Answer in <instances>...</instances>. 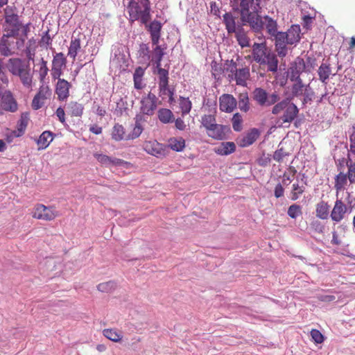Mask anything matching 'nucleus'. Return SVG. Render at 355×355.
<instances>
[{
  "mask_svg": "<svg viewBox=\"0 0 355 355\" xmlns=\"http://www.w3.org/2000/svg\"><path fill=\"white\" fill-rule=\"evenodd\" d=\"M30 24L24 25V30H11L8 28H3V33L0 38V53L1 55L8 57L18 52L24 47L28 33L30 31Z\"/></svg>",
  "mask_w": 355,
  "mask_h": 355,
  "instance_id": "1",
  "label": "nucleus"
},
{
  "mask_svg": "<svg viewBox=\"0 0 355 355\" xmlns=\"http://www.w3.org/2000/svg\"><path fill=\"white\" fill-rule=\"evenodd\" d=\"M266 0H240L239 10L243 25L248 24L254 31H260L264 23L259 15Z\"/></svg>",
  "mask_w": 355,
  "mask_h": 355,
  "instance_id": "2",
  "label": "nucleus"
},
{
  "mask_svg": "<svg viewBox=\"0 0 355 355\" xmlns=\"http://www.w3.org/2000/svg\"><path fill=\"white\" fill-rule=\"evenodd\" d=\"M252 58L260 65H267L268 71L276 72L278 68V60L272 50L266 43H254L252 45Z\"/></svg>",
  "mask_w": 355,
  "mask_h": 355,
  "instance_id": "3",
  "label": "nucleus"
},
{
  "mask_svg": "<svg viewBox=\"0 0 355 355\" xmlns=\"http://www.w3.org/2000/svg\"><path fill=\"white\" fill-rule=\"evenodd\" d=\"M127 10L131 23L139 21L141 24H146L151 19L150 2L149 0H143L140 2L130 0L127 6Z\"/></svg>",
  "mask_w": 355,
  "mask_h": 355,
  "instance_id": "4",
  "label": "nucleus"
},
{
  "mask_svg": "<svg viewBox=\"0 0 355 355\" xmlns=\"http://www.w3.org/2000/svg\"><path fill=\"white\" fill-rule=\"evenodd\" d=\"M5 25L3 28L11 30L23 31L25 24L20 21L18 10L15 6H8L4 9Z\"/></svg>",
  "mask_w": 355,
  "mask_h": 355,
  "instance_id": "5",
  "label": "nucleus"
},
{
  "mask_svg": "<svg viewBox=\"0 0 355 355\" xmlns=\"http://www.w3.org/2000/svg\"><path fill=\"white\" fill-rule=\"evenodd\" d=\"M252 98L260 106H270L280 100V96L277 92L268 94L263 88L257 87L252 92Z\"/></svg>",
  "mask_w": 355,
  "mask_h": 355,
  "instance_id": "6",
  "label": "nucleus"
},
{
  "mask_svg": "<svg viewBox=\"0 0 355 355\" xmlns=\"http://www.w3.org/2000/svg\"><path fill=\"white\" fill-rule=\"evenodd\" d=\"M58 216V211L54 206H46L40 203L35 205L32 212L33 218L45 221L53 220Z\"/></svg>",
  "mask_w": 355,
  "mask_h": 355,
  "instance_id": "7",
  "label": "nucleus"
},
{
  "mask_svg": "<svg viewBox=\"0 0 355 355\" xmlns=\"http://www.w3.org/2000/svg\"><path fill=\"white\" fill-rule=\"evenodd\" d=\"M52 96V90L48 84H42L38 92L34 96L32 101V107L34 110H39L42 107L46 101L50 100Z\"/></svg>",
  "mask_w": 355,
  "mask_h": 355,
  "instance_id": "8",
  "label": "nucleus"
},
{
  "mask_svg": "<svg viewBox=\"0 0 355 355\" xmlns=\"http://www.w3.org/2000/svg\"><path fill=\"white\" fill-rule=\"evenodd\" d=\"M350 211L351 208L342 199L337 198L330 212V218L333 222L338 223L341 222Z\"/></svg>",
  "mask_w": 355,
  "mask_h": 355,
  "instance_id": "9",
  "label": "nucleus"
},
{
  "mask_svg": "<svg viewBox=\"0 0 355 355\" xmlns=\"http://www.w3.org/2000/svg\"><path fill=\"white\" fill-rule=\"evenodd\" d=\"M157 101L156 96L149 92L146 96H144L141 100V112L148 116L153 115L157 109Z\"/></svg>",
  "mask_w": 355,
  "mask_h": 355,
  "instance_id": "10",
  "label": "nucleus"
},
{
  "mask_svg": "<svg viewBox=\"0 0 355 355\" xmlns=\"http://www.w3.org/2000/svg\"><path fill=\"white\" fill-rule=\"evenodd\" d=\"M308 67L302 58H297L289 69L288 76L290 80L291 81L302 80L300 74Z\"/></svg>",
  "mask_w": 355,
  "mask_h": 355,
  "instance_id": "11",
  "label": "nucleus"
},
{
  "mask_svg": "<svg viewBox=\"0 0 355 355\" xmlns=\"http://www.w3.org/2000/svg\"><path fill=\"white\" fill-rule=\"evenodd\" d=\"M144 150L149 155L157 157L165 155L164 146L156 140L146 141L143 144Z\"/></svg>",
  "mask_w": 355,
  "mask_h": 355,
  "instance_id": "12",
  "label": "nucleus"
},
{
  "mask_svg": "<svg viewBox=\"0 0 355 355\" xmlns=\"http://www.w3.org/2000/svg\"><path fill=\"white\" fill-rule=\"evenodd\" d=\"M149 32L153 44L159 43L161 37L162 24L157 20H153L150 23L143 24Z\"/></svg>",
  "mask_w": 355,
  "mask_h": 355,
  "instance_id": "13",
  "label": "nucleus"
},
{
  "mask_svg": "<svg viewBox=\"0 0 355 355\" xmlns=\"http://www.w3.org/2000/svg\"><path fill=\"white\" fill-rule=\"evenodd\" d=\"M236 99L232 94H224L219 98V108L222 112L231 113L236 107Z\"/></svg>",
  "mask_w": 355,
  "mask_h": 355,
  "instance_id": "14",
  "label": "nucleus"
},
{
  "mask_svg": "<svg viewBox=\"0 0 355 355\" xmlns=\"http://www.w3.org/2000/svg\"><path fill=\"white\" fill-rule=\"evenodd\" d=\"M94 157L102 166L105 167H109L111 166H123L130 164L123 159L109 157L106 155L98 153H94Z\"/></svg>",
  "mask_w": 355,
  "mask_h": 355,
  "instance_id": "15",
  "label": "nucleus"
},
{
  "mask_svg": "<svg viewBox=\"0 0 355 355\" xmlns=\"http://www.w3.org/2000/svg\"><path fill=\"white\" fill-rule=\"evenodd\" d=\"M72 85L65 79H59L55 87V92L58 96V101H66L69 96V90Z\"/></svg>",
  "mask_w": 355,
  "mask_h": 355,
  "instance_id": "16",
  "label": "nucleus"
},
{
  "mask_svg": "<svg viewBox=\"0 0 355 355\" xmlns=\"http://www.w3.org/2000/svg\"><path fill=\"white\" fill-rule=\"evenodd\" d=\"M0 98L3 110L10 112H15L17 110V103L10 91L3 92Z\"/></svg>",
  "mask_w": 355,
  "mask_h": 355,
  "instance_id": "17",
  "label": "nucleus"
},
{
  "mask_svg": "<svg viewBox=\"0 0 355 355\" xmlns=\"http://www.w3.org/2000/svg\"><path fill=\"white\" fill-rule=\"evenodd\" d=\"M223 23L229 34L234 33L238 31L242 26L236 24L237 17L233 15L232 12H226L223 15Z\"/></svg>",
  "mask_w": 355,
  "mask_h": 355,
  "instance_id": "18",
  "label": "nucleus"
},
{
  "mask_svg": "<svg viewBox=\"0 0 355 355\" xmlns=\"http://www.w3.org/2000/svg\"><path fill=\"white\" fill-rule=\"evenodd\" d=\"M26 67L19 58H10L6 64V68L13 75L18 76Z\"/></svg>",
  "mask_w": 355,
  "mask_h": 355,
  "instance_id": "19",
  "label": "nucleus"
},
{
  "mask_svg": "<svg viewBox=\"0 0 355 355\" xmlns=\"http://www.w3.org/2000/svg\"><path fill=\"white\" fill-rule=\"evenodd\" d=\"M299 109L295 104L291 103L284 110L280 119L284 123H291L297 117Z\"/></svg>",
  "mask_w": 355,
  "mask_h": 355,
  "instance_id": "20",
  "label": "nucleus"
},
{
  "mask_svg": "<svg viewBox=\"0 0 355 355\" xmlns=\"http://www.w3.org/2000/svg\"><path fill=\"white\" fill-rule=\"evenodd\" d=\"M260 132L257 128L250 129L245 135L241 139L240 146L247 147L252 145L259 137Z\"/></svg>",
  "mask_w": 355,
  "mask_h": 355,
  "instance_id": "21",
  "label": "nucleus"
},
{
  "mask_svg": "<svg viewBox=\"0 0 355 355\" xmlns=\"http://www.w3.org/2000/svg\"><path fill=\"white\" fill-rule=\"evenodd\" d=\"M29 118L27 114H22L17 125V130L12 131L10 137H19L23 135L27 128Z\"/></svg>",
  "mask_w": 355,
  "mask_h": 355,
  "instance_id": "22",
  "label": "nucleus"
},
{
  "mask_svg": "<svg viewBox=\"0 0 355 355\" xmlns=\"http://www.w3.org/2000/svg\"><path fill=\"white\" fill-rule=\"evenodd\" d=\"M330 206L327 202L321 200L315 205V215L322 220H326L330 216Z\"/></svg>",
  "mask_w": 355,
  "mask_h": 355,
  "instance_id": "23",
  "label": "nucleus"
},
{
  "mask_svg": "<svg viewBox=\"0 0 355 355\" xmlns=\"http://www.w3.org/2000/svg\"><path fill=\"white\" fill-rule=\"evenodd\" d=\"M250 76L248 67L238 69L233 80H235L236 85L245 87L247 85V80Z\"/></svg>",
  "mask_w": 355,
  "mask_h": 355,
  "instance_id": "24",
  "label": "nucleus"
},
{
  "mask_svg": "<svg viewBox=\"0 0 355 355\" xmlns=\"http://www.w3.org/2000/svg\"><path fill=\"white\" fill-rule=\"evenodd\" d=\"M227 128L223 125L216 123L214 126L207 130V135L213 139L222 140L225 137V130Z\"/></svg>",
  "mask_w": 355,
  "mask_h": 355,
  "instance_id": "25",
  "label": "nucleus"
},
{
  "mask_svg": "<svg viewBox=\"0 0 355 355\" xmlns=\"http://www.w3.org/2000/svg\"><path fill=\"white\" fill-rule=\"evenodd\" d=\"M286 44L287 42H286V38L283 34L279 33L275 35V48L279 56L284 57L286 55Z\"/></svg>",
  "mask_w": 355,
  "mask_h": 355,
  "instance_id": "26",
  "label": "nucleus"
},
{
  "mask_svg": "<svg viewBox=\"0 0 355 355\" xmlns=\"http://www.w3.org/2000/svg\"><path fill=\"white\" fill-rule=\"evenodd\" d=\"M286 38V42L288 44H293L299 42L300 39V28L298 27H292L286 33H281Z\"/></svg>",
  "mask_w": 355,
  "mask_h": 355,
  "instance_id": "27",
  "label": "nucleus"
},
{
  "mask_svg": "<svg viewBox=\"0 0 355 355\" xmlns=\"http://www.w3.org/2000/svg\"><path fill=\"white\" fill-rule=\"evenodd\" d=\"M236 150V145L232 141L222 142L220 146L215 148V152L220 155H227L234 153Z\"/></svg>",
  "mask_w": 355,
  "mask_h": 355,
  "instance_id": "28",
  "label": "nucleus"
},
{
  "mask_svg": "<svg viewBox=\"0 0 355 355\" xmlns=\"http://www.w3.org/2000/svg\"><path fill=\"white\" fill-rule=\"evenodd\" d=\"M153 45L155 46V47L153 51V55L152 60L155 62L156 67L161 66V62L162 60L163 56L165 54L164 51L166 49V46L165 44L159 45V43Z\"/></svg>",
  "mask_w": 355,
  "mask_h": 355,
  "instance_id": "29",
  "label": "nucleus"
},
{
  "mask_svg": "<svg viewBox=\"0 0 355 355\" xmlns=\"http://www.w3.org/2000/svg\"><path fill=\"white\" fill-rule=\"evenodd\" d=\"M53 139V135L51 131H44L37 141L38 149L46 148Z\"/></svg>",
  "mask_w": 355,
  "mask_h": 355,
  "instance_id": "30",
  "label": "nucleus"
},
{
  "mask_svg": "<svg viewBox=\"0 0 355 355\" xmlns=\"http://www.w3.org/2000/svg\"><path fill=\"white\" fill-rule=\"evenodd\" d=\"M81 42L79 38H71L70 44L68 49V56H69L73 61L76 60L78 53L81 49Z\"/></svg>",
  "mask_w": 355,
  "mask_h": 355,
  "instance_id": "31",
  "label": "nucleus"
},
{
  "mask_svg": "<svg viewBox=\"0 0 355 355\" xmlns=\"http://www.w3.org/2000/svg\"><path fill=\"white\" fill-rule=\"evenodd\" d=\"M306 183L300 184L298 181L295 182L291 186V199L293 201L297 200L305 191Z\"/></svg>",
  "mask_w": 355,
  "mask_h": 355,
  "instance_id": "32",
  "label": "nucleus"
},
{
  "mask_svg": "<svg viewBox=\"0 0 355 355\" xmlns=\"http://www.w3.org/2000/svg\"><path fill=\"white\" fill-rule=\"evenodd\" d=\"M237 64L233 60H226L224 64L223 71L227 74V78L230 81L234 80V78L237 71Z\"/></svg>",
  "mask_w": 355,
  "mask_h": 355,
  "instance_id": "33",
  "label": "nucleus"
},
{
  "mask_svg": "<svg viewBox=\"0 0 355 355\" xmlns=\"http://www.w3.org/2000/svg\"><path fill=\"white\" fill-rule=\"evenodd\" d=\"M69 114L71 116L80 117L83 114L84 106L76 101H71L67 106Z\"/></svg>",
  "mask_w": 355,
  "mask_h": 355,
  "instance_id": "34",
  "label": "nucleus"
},
{
  "mask_svg": "<svg viewBox=\"0 0 355 355\" xmlns=\"http://www.w3.org/2000/svg\"><path fill=\"white\" fill-rule=\"evenodd\" d=\"M168 146L173 150L180 152L185 148V140L182 137H172L168 139Z\"/></svg>",
  "mask_w": 355,
  "mask_h": 355,
  "instance_id": "35",
  "label": "nucleus"
},
{
  "mask_svg": "<svg viewBox=\"0 0 355 355\" xmlns=\"http://www.w3.org/2000/svg\"><path fill=\"white\" fill-rule=\"evenodd\" d=\"M103 336L114 343H119L123 338L121 332L116 329H105L103 331Z\"/></svg>",
  "mask_w": 355,
  "mask_h": 355,
  "instance_id": "36",
  "label": "nucleus"
},
{
  "mask_svg": "<svg viewBox=\"0 0 355 355\" xmlns=\"http://www.w3.org/2000/svg\"><path fill=\"white\" fill-rule=\"evenodd\" d=\"M18 76L20 78V80L23 84V85L30 89L32 87L33 85V76L30 73V69L26 66L22 71L18 75Z\"/></svg>",
  "mask_w": 355,
  "mask_h": 355,
  "instance_id": "37",
  "label": "nucleus"
},
{
  "mask_svg": "<svg viewBox=\"0 0 355 355\" xmlns=\"http://www.w3.org/2000/svg\"><path fill=\"white\" fill-rule=\"evenodd\" d=\"M318 73L319 76V80L322 83L327 84V80L331 74L330 65L327 63H322L318 69Z\"/></svg>",
  "mask_w": 355,
  "mask_h": 355,
  "instance_id": "38",
  "label": "nucleus"
},
{
  "mask_svg": "<svg viewBox=\"0 0 355 355\" xmlns=\"http://www.w3.org/2000/svg\"><path fill=\"white\" fill-rule=\"evenodd\" d=\"M144 130V128L139 120H136L131 132L125 136V140H133L138 138Z\"/></svg>",
  "mask_w": 355,
  "mask_h": 355,
  "instance_id": "39",
  "label": "nucleus"
},
{
  "mask_svg": "<svg viewBox=\"0 0 355 355\" xmlns=\"http://www.w3.org/2000/svg\"><path fill=\"white\" fill-rule=\"evenodd\" d=\"M347 175L342 172L336 176L334 188L337 193L345 189V187L347 184Z\"/></svg>",
  "mask_w": 355,
  "mask_h": 355,
  "instance_id": "40",
  "label": "nucleus"
},
{
  "mask_svg": "<svg viewBox=\"0 0 355 355\" xmlns=\"http://www.w3.org/2000/svg\"><path fill=\"white\" fill-rule=\"evenodd\" d=\"M239 44L242 47L250 46V39L246 33L244 31L243 27L239 28L236 32L234 33Z\"/></svg>",
  "mask_w": 355,
  "mask_h": 355,
  "instance_id": "41",
  "label": "nucleus"
},
{
  "mask_svg": "<svg viewBox=\"0 0 355 355\" xmlns=\"http://www.w3.org/2000/svg\"><path fill=\"white\" fill-rule=\"evenodd\" d=\"M159 89L160 96H168L169 103L174 101L173 89L169 88L168 83H159Z\"/></svg>",
  "mask_w": 355,
  "mask_h": 355,
  "instance_id": "42",
  "label": "nucleus"
},
{
  "mask_svg": "<svg viewBox=\"0 0 355 355\" xmlns=\"http://www.w3.org/2000/svg\"><path fill=\"white\" fill-rule=\"evenodd\" d=\"M239 108L241 112H248L250 109V101L247 92L241 93L239 96Z\"/></svg>",
  "mask_w": 355,
  "mask_h": 355,
  "instance_id": "43",
  "label": "nucleus"
},
{
  "mask_svg": "<svg viewBox=\"0 0 355 355\" xmlns=\"http://www.w3.org/2000/svg\"><path fill=\"white\" fill-rule=\"evenodd\" d=\"M125 130L122 125L115 124L112 131V138L116 141L125 139Z\"/></svg>",
  "mask_w": 355,
  "mask_h": 355,
  "instance_id": "44",
  "label": "nucleus"
},
{
  "mask_svg": "<svg viewBox=\"0 0 355 355\" xmlns=\"http://www.w3.org/2000/svg\"><path fill=\"white\" fill-rule=\"evenodd\" d=\"M291 98H286L282 100V101H277L272 109V114L275 115H278L283 111L287 108V107L291 103Z\"/></svg>",
  "mask_w": 355,
  "mask_h": 355,
  "instance_id": "45",
  "label": "nucleus"
},
{
  "mask_svg": "<svg viewBox=\"0 0 355 355\" xmlns=\"http://www.w3.org/2000/svg\"><path fill=\"white\" fill-rule=\"evenodd\" d=\"M263 18L265 19L266 28L267 30V32L270 35L275 36L278 33L276 21L273 20L271 17L267 15L265 16Z\"/></svg>",
  "mask_w": 355,
  "mask_h": 355,
  "instance_id": "46",
  "label": "nucleus"
},
{
  "mask_svg": "<svg viewBox=\"0 0 355 355\" xmlns=\"http://www.w3.org/2000/svg\"><path fill=\"white\" fill-rule=\"evenodd\" d=\"M158 118L159 121L164 123L172 122L174 119L173 112L170 110L166 108L160 109L158 111Z\"/></svg>",
  "mask_w": 355,
  "mask_h": 355,
  "instance_id": "47",
  "label": "nucleus"
},
{
  "mask_svg": "<svg viewBox=\"0 0 355 355\" xmlns=\"http://www.w3.org/2000/svg\"><path fill=\"white\" fill-rule=\"evenodd\" d=\"M179 106L182 116H184L190 112L192 107V103L189 98L180 96L179 99Z\"/></svg>",
  "mask_w": 355,
  "mask_h": 355,
  "instance_id": "48",
  "label": "nucleus"
},
{
  "mask_svg": "<svg viewBox=\"0 0 355 355\" xmlns=\"http://www.w3.org/2000/svg\"><path fill=\"white\" fill-rule=\"evenodd\" d=\"M116 285L114 281L103 282L97 286L98 291L102 293H111L116 289Z\"/></svg>",
  "mask_w": 355,
  "mask_h": 355,
  "instance_id": "49",
  "label": "nucleus"
},
{
  "mask_svg": "<svg viewBox=\"0 0 355 355\" xmlns=\"http://www.w3.org/2000/svg\"><path fill=\"white\" fill-rule=\"evenodd\" d=\"M67 62L66 58L62 53H58L53 56L52 67L62 69Z\"/></svg>",
  "mask_w": 355,
  "mask_h": 355,
  "instance_id": "50",
  "label": "nucleus"
},
{
  "mask_svg": "<svg viewBox=\"0 0 355 355\" xmlns=\"http://www.w3.org/2000/svg\"><path fill=\"white\" fill-rule=\"evenodd\" d=\"M232 128L234 131L240 132L243 128V117L239 112L235 113L232 118Z\"/></svg>",
  "mask_w": 355,
  "mask_h": 355,
  "instance_id": "51",
  "label": "nucleus"
},
{
  "mask_svg": "<svg viewBox=\"0 0 355 355\" xmlns=\"http://www.w3.org/2000/svg\"><path fill=\"white\" fill-rule=\"evenodd\" d=\"M287 214L289 217L295 219L302 214V207L297 204H293L288 207Z\"/></svg>",
  "mask_w": 355,
  "mask_h": 355,
  "instance_id": "52",
  "label": "nucleus"
},
{
  "mask_svg": "<svg viewBox=\"0 0 355 355\" xmlns=\"http://www.w3.org/2000/svg\"><path fill=\"white\" fill-rule=\"evenodd\" d=\"M49 72V68L47 67V62L44 60V58L41 59V62L40 64V69H39V79L40 82H44Z\"/></svg>",
  "mask_w": 355,
  "mask_h": 355,
  "instance_id": "53",
  "label": "nucleus"
},
{
  "mask_svg": "<svg viewBox=\"0 0 355 355\" xmlns=\"http://www.w3.org/2000/svg\"><path fill=\"white\" fill-rule=\"evenodd\" d=\"M289 155V153L286 152L283 148H280L274 152L272 158L274 160L279 163H282L284 161L285 158Z\"/></svg>",
  "mask_w": 355,
  "mask_h": 355,
  "instance_id": "54",
  "label": "nucleus"
},
{
  "mask_svg": "<svg viewBox=\"0 0 355 355\" xmlns=\"http://www.w3.org/2000/svg\"><path fill=\"white\" fill-rule=\"evenodd\" d=\"M296 82V83L293 84L291 92L293 96L297 97L303 95L305 86L303 85L302 80H297Z\"/></svg>",
  "mask_w": 355,
  "mask_h": 355,
  "instance_id": "55",
  "label": "nucleus"
},
{
  "mask_svg": "<svg viewBox=\"0 0 355 355\" xmlns=\"http://www.w3.org/2000/svg\"><path fill=\"white\" fill-rule=\"evenodd\" d=\"M216 123V118L212 114L205 115L202 117V124L207 130L214 126Z\"/></svg>",
  "mask_w": 355,
  "mask_h": 355,
  "instance_id": "56",
  "label": "nucleus"
},
{
  "mask_svg": "<svg viewBox=\"0 0 355 355\" xmlns=\"http://www.w3.org/2000/svg\"><path fill=\"white\" fill-rule=\"evenodd\" d=\"M311 336L316 344H321L324 340L322 334L318 329H313L311 331Z\"/></svg>",
  "mask_w": 355,
  "mask_h": 355,
  "instance_id": "57",
  "label": "nucleus"
},
{
  "mask_svg": "<svg viewBox=\"0 0 355 355\" xmlns=\"http://www.w3.org/2000/svg\"><path fill=\"white\" fill-rule=\"evenodd\" d=\"M347 166L348 168L347 176L350 183H355V163H353L350 160L349 163L348 162H347Z\"/></svg>",
  "mask_w": 355,
  "mask_h": 355,
  "instance_id": "58",
  "label": "nucleus"
},
{
  "mask_svg": "<svg viewBox=\"0 0 355 355\" xmlns=\"http://www.w3.org/2000/svg\"><path fill=\"white\" fill-rule=\"evenodd\" d=\"M349 149L348 150V156L349 154L355 156V126L352 127V132L349 135Z\"/></svg>",
  "mask_w": 355,
  "mask_h": 355,
  "instance_id": "59",
  "label": "nucleus"
},
{
  "mask_svg": "<svg viewBox=\"0 0 355 355\" xmlns=\"http://www.w3.org/2000/svg\"><path fill=\"white\" fill-rule=\"evenodd\" d=\"M157 69V74L159 76V83H168V71L161 67H156Z\"/></svg>",
  "mask_w": 355,
  "mask_h": 355,
  "instance_id": "60",
  "label": "nucleus"
},
{
  "mask_svg": "<svg viewBox=\"0 0 355 355\" xmlns=\"http://www.w3.org/2000/svg\"><path fill=\"white\" fill-rule=\"evenodd\" d=\"M211 73L215 78L219 79L220 78V75L224 73L225 71H223V69L220 64L214 62L211 64Z\"/></svg>",
  "mask_w": 355,
  "mask_h": 355,
  "instance_id": "61",
  "label": "nucleus"
},
{
  "mask_svg": "<svg viewBox=\"0 0 355 355\" xmlns=\"http://www.w3.org/2000/svg\"><path fill=\"white\" fill-rule=\"evenodd\" d=\"M304 99L303 104L306 103L308 101H311L314 96V92L312 89L310 87L309 85L305 86L304 89Z\"/></svg>",
  "mask_w": 355,
  "mask_h": 355,
  "instance_id": "62",
  "label": "nucleus"
},
{
  "mask_svg": "<svg viewBox=\"0 0 355 355\" xmlns=\"http://www.w3.org/2000/svg\"><path fill=\"white\" fill-rule=\"evenodd\" d=\"M271 161L270 155L263 153L262 155L257 159V164L261 166H268Z\"/></svg>",
  "mask_w": 355,
  "mask_h": 355,
  "instance_id": "63",
  "label": "nucleus"
},
{
  "mask_svg": "<svg viewBox=\"0 0 355 355\" xmlns=\"http://www.w3.org/2000/svg\"><path fill=\"white\" fill-rule=\"evenodd\" d=\"M284 194V189L281 183H278L274 190V195L275 198H279L283 197Z\"/></svg>",
  "mask_w": 355,
  "mask_h": 355,
  "instance_id": "64",
  "label": "nucleus"
}]
</instances>
